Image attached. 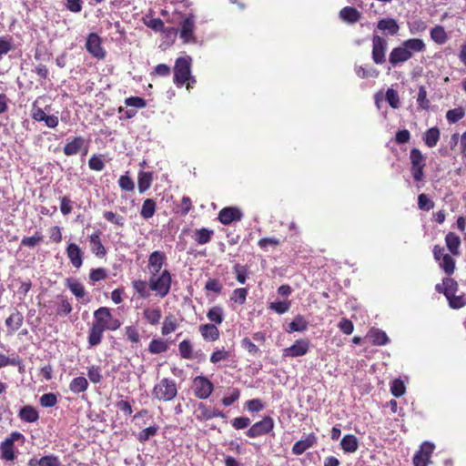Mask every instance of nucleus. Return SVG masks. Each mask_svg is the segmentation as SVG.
<instances>
[{"label":"nucleus","mask_w":466,"mask_h":466,"mask_svg":"<svg viewBox=\"0 0 466 466\" xmlns=\"http://www.w3.org/2000/svg\"><path fill=\"white\" fill-rule=\"evenodd\" d=\"M74 202L67 197L63 196L60 198V211L63 215H68L73 210Z\"/></svg>","instance_id":"680f3d73"},{"label":"nucleus","mask_w":466,"mask_h":466,"mask_svg":"<svg viewBox=\"0 0 466 466\" xmlns=\"http://www.w3.org/2000/svg\"><path fill=\"white\" fill-rule=\"evenodd\" d=\"M193 390L197 398L206 400L213 391V384L208 378L198 376L193 380Z\"/></svg>","instance_id":"0eeeda50"},{"label":"nucleus","mask_w":466,"mask_h":466,"mask_svg":"<svg viewBox=\"0 0 466 466\" xmlns=\"http://www.w3.org/2000/svg\"><path fill=\"white\" fill-rule=\"evenodd\" d=\"M0 457L5 461H14L16 458L15 445L5 441L0 443Z\"/></svg>","instance_id":"c85d7f7f"},{"label":"nucleus","mask_w":466,"mask_h":466,"mask_svg":"<svg viewBox=\"0 0 466 466\" xmlns=\"http://www.w3.org/2000/svg\"><path fill=\"white\" fill-rule=\"evenodd\" d=\"M418 207L421 210H431L434 207V203L427 197L426 194H420L418 197Z\"/></svg>","instance_id":"e2e57ef3"},{"label":"nucleus","mask_w":466,"mask_h":466,"mask_svg":"<svg viewBox=\"0 0 466 466\" xmlns=\"http://www.w3.org/2000/svg\"><path fill=\"white\" fill-rule=\"evenodd\" d=\"M387 49V40L378 35H374L372 36L371 57L375 64L382 65L383 63H385Z\"/></svg>","instance_id":"423d86ee"},{"label":"nucleus","mask_w":466,"mask_h":466,"mask_svg":"<svg viewBox=\"0 0 466 466\" xmlns=\"http://www.w3.org/2000/svg\"><path fill=\"white\" fill-rule=\"evenodd\" d=\"M248 296V289L244 288L236 289L233 290L230 300L239 304L243 305L246 302Z\"/></svg>","instance_id":"de8ad7c7"},{"label":"nucleus","mask_w":466,"mask_h":466,"mask_svg":"<svg viewBox=\"0 0 466 466\" xmlns=\"http://www.w3.org/2000/svg\"><path fill=\"white\" fill-rule=\"evenodd\" d=\"M457 289L458 283L453 279H443V294L445 295L446 298L456 293Z\"/></svg>","instance_id":"09e8293b"},{"label":"nucleus","mask_w":466,"mask_h":466,"mask_svg":"<svg viewBox=\"0 0 466 466\" xmlns=\"http://www.w3.org/2000/svg\"><path fill=\"white\" fill-rule=\"evenodd\" d=\"M410 159L411 163L410 171L414 180L421 181L424 177L425 157L419 149L412 148L410 153Z\"/></svg>","instance_id":"39448f33"},{"label":"nucleus","mask_w":466,"mask_h":466,"mask_svg":"<svg viewBox=\"0 0 466 466\" xmlns=\"http://www.w3.org/2000/svg\"><path fill=\"white\" fill-rule=\"evenodd\" d=\"M309 350V341L307 339H298L290 347L283 350V357L297 358L302 357Z\"/></svg>","instance_id":"f8f14e48"},{"label":"nucleus","mask_w":466,"mask_h":466,"mask_svg":"<svg viewBox=\"0 0 466 466\" xmlns=\"http://www.w3.org/2000/svg\"><path fill=\"white\" fill-rule=\"evenodd\" d=\"M177 328V319L176 318L169 314L168 316H167L163 321V325H162V329H161V333L162 335L164 336H167L172 332H174Z\"/></svg>","instance_id":"79ce46f5"},{"label":"nucleus","mask_w":466,"mask_h":466,"mask_svg":"<svg viewBox=\"0 0 466 466\" xmlns=\"http://www.w3.org/2000/svg\"><path fill=\"white\" fill-rule=\"evenodd\" d=\"M440 268L448 275H451L455 270V260L450 254H445L442 259L439 262Z\"/></svg>","instance_id":"37998d69"},{"label":"nucleus","mask_w":466,"mask_h":466,"mask_svg":"<svg viewBox=\"0 0 466 466\" xmlns=\"http://www.w3.org/2000/svg\"><path fill=\"white\" fill-rule=\"evenodd\" d=\"M308 321L301 315H297L294 319L289 324L288 332L304 331L308 328Z\"/></svg>","instance_id":"58836bf2"},{"label":"nucleus","mask_w":466,"mask_h":466,"mask_svg":"<svg viewBox=\"0 0 466 466\" xmlns=\"http://www.w3.org/2000/svg\"><path fill=\"white\" fill-rule=\"evenodd\" d=\"M431 38L438 45H443L448 40V35L442 25H436L431 29Z\"/></svg>","instance_id":"2f4dec72"},{"label":"nucleus","mask_w":466,"mask_h":466,"mask_svg":"<svg viewBox=\"0 0 466 466\" xmlns=\"http://www.w3.org/2000/svg\"><path fill=\"white\" fill-rule=\"evenodd\" d=\"M67 287L76 298H83L86 294L84 286L76 280H67Z\"/></svg>","instance_id":"603ef678"},{"label":"nucleus","mask_w":466,"mask_h":466,"mask_svg":"<svg viewBox=\"0 0 466 466\" xmlns=\"http://www.w3.org/2000/svg\"><path fill=\"white\" fill-rule=\"evenodd\" d=\"M152 173L150 172H139L138 174V190L140 193L147 191L152 183Z\"/></svg>","instance_id":"a19ab883"},{"label":"nucleus","mask_w":466,"mask_h":466,"mask_svg":"<svg viewBox=\"0 0 466 466\" xmlns=\"http://www.w3.org/2000/svg\"><path fill=\"white\" fill-rule=\"evenodd\" d=\"M158 426L152 425L149 426L143 431H141L137 435V440L140 442H145L148 441L151 437L155 436L157 433Z\"/></svg>","instance_id":"3c124183"},{"label":"nucleus","mask_w":466,"mask_h":466,"mask_svg":"<svg viewBox=\"0 0 466 466\" xmlns=\"http://www.w3.org/2000/svg\"><path fill=\"white\" fill-rule=\"evenodd\" d=\"M84 145L85 139L82 137H76L65 145L63 151L66 156H74L81 150Z\"/></svg>","instance_id":"5701e85b"},{"label":"nucleus","mask_w":466,"mask_h":466,"mask_svg":"<svg viewBox=\"0 0 466 466\" xmlns=\"http://www.w3.org/2000/svg\"><path fill=\"white\" fill-rule=\"evenodd\" d=\"M461 238L459 236H457L453 232H449L445 236V244L449 251L453 256H459L460 255V247H461Z\"/></svg>","instance_id":"4be33fe9"},{"label":"nucleus","mask_w":466,"mask_h":466,"mask_svg":"<svg viewBox=\"0 0 466 466\" xmlns=\"http://www.w3.org/2000/svg\"><path fill=\"white\" fill-rule=\"evenodd\" d=\"M368 338L370 339L372 344L378 346H382L389 342L387 334L379 329H371L368 333Z\"/></svg>","instance_id":"c756f323"},{"label":"nucleus","mask_w":466,"mask_h":466,"mask_svg":"<svg viewBox=\"0 0 466 466\" xmlns=\"http://www.w3.org/2000/svg\"><path fill=\"white\" fill-rule=\"evenodd\" d=\"M340 446L345 452L353 453L359 448V441L353 434H347L342 438Z\"/></svg>","instance_id":"bb28decb"},{"label":"nucleus","mask_w":466,"mask_h":466,"mask_svg":"<svg viewBox=\"0 0 466 466\" xmlns=\"http://www.w3.org/2000/svg\"><path fill=\"white\" fill-rule=\"evenodd\" d=\"M14 49L13 40L10 36L0 37V61L3 56Z\"/></svg>","instance_id":"8fccbe9b"},{"label":"nucleus","mask_w":466,"mask_h":466,"mask_svg":"<svg viewBox=\"0 0 466 466\" xmlns=\"http://www.w3.org/2000/svg\"><path fill=\"white\" fill-rule=\"evenodd\" d=\"M213 234V230L203 228L194 232V239L199 245H204L210 241Z\"/></svg>","instance_id":"4c0bfd02"},{"label":"nucleus","mask_w":466,"mask_h":466,"mask_svg":"<svg viewBox=\"0 0 466 466\" xmlns=\"http://www.w3.org/2000/svg\"><path fill=\"white\" fill-rule=\"evenodd\" d=\"M199 332L207 341H216L219 338V330L216 325L208 323L199 326Z\"/></svg>","instance_id":"6ab92c4d"},{"label":"nucleus","mask_w":466,"mask_h":466,"mask_svg":"<svg viewBox=\"0 0 466 466\" xmlns=\"http://www.w3.org/2000/svg\"><path fill=\"white\" fill-rule=\"evenodd\" d=\"M410 58L411 55L409 53V51L405 50L402 45H400L397 47H394L390 51L389 56V62L393 67H395L400 64L407 62Z\"/></svg>","instance_id":"4468645a"},{"label":"nucleus","mask_w":466,"mask_h":466,"mask_svg":"<svg viewBox=\"0 0 466 466\" xmlns=\"http://www.w3.org/2000/svg\"><path fill=\"white\" fill-rule=\"evenodd\" d=\"M390 391L395 397L402 396L405 393L404 383L400 380H394L390 386Z\"/></svg>","instance_id":"338daca9"},{"label":"nucleus","mask_w":466,"mask_h":466,"mask_svg":"<svg viewBox=\"0 0 466 466\" xmlns=\"http://www.w3.org/2000/svg\"><path fill=\"white\" fill-rule=\"evenodd\" d=\"M268 308L278 314H283L287 311H289L290 308V302L289 301H275L271 302L268 306Z\"/></svg>","instance_id":"13d9d810"},{"label":"nucleus","mask_w":466,"mask_h":466,"mask_svg":"<svg viewBox=\"0 0 466 466\" xmlns=\"http://www.w3.org/2000/svg\"><path fill=\"white\" fill-rule=\"evenodd\" d=\"M18 417L22 421L33 423L38 420L39 413L35 407L31 405H25L20 409Z\"/></svg>","instance_id":"a211bd4d"},{"label":"nucleus","mask_w":466,"mask_h":466,"mask_svg":"<svg viewBox=\"0 0 466 466\" xmlns=\"http://www.w3.org/2000/svg\"><path fill=\"white\" fill-rule=\"evenodd\" d=\"M39 402L42 407L51 408L57 403V398L54 393H45L40 397Z\"/></svg>","instance_id":"6e6d98bb"},{"label":"nucleus","mask_w":466,"mask_h":466,"mask_svg":"<svg viewBox=\"0 0 466 466\" xmlns=\"http://www.w3.org/2000/svg\"><path fill=\"white\" fill-rule=\"evenodd\" d=\"M66 255L71 264L79 268L83 264V251L76 243H69L66 248Z\"/></svg>","instance_id":"2eb2a0df"},{"label":"nucleus","mask_w":466,"mask_h":466,"mask_svg":"<svg viewBox=\"0 0 466 466\" xmlns=\"http://www.w3.org/2000/svg\"><path fill=\"white\" fill-rule=\"evenodd\" d=\"M88 379L93 383H99L102 380L101 369L97 366H90L87 368Z\"/></svg>","instance_id":"bf43d9fd"},{"label":"nucleus","mask_w":466,"mask_h":466,"mask_svg":"<svg viewBox=\"0 0 466 466\" xmlns=\"http://www.w3.org/2000/svg\"><path fill=\"white\" fill-rule=\"evenodd\" d=\"M89 241H90V245H91V250L93 253L96 254V256L101 258L106 255V251L104 245L102 244V242L100 240V233L99 232L93 233L89 237Z\"/></svg>","instance_id":"cd10ccee"},{"label":"nucleus","mask_w":466,"mask_h":466,"mask_svg":"<svg viewBox=\"0 0 466 466\" xmlns=\"http://www.w3.org/2000/svg\"><path fill=\"white\" fill-rule=\"evenodd\" d=\"M89 168L95 171H101L105 167L103 159L98 156H92L88 161Z\"/></svg>","instance_id":"774afa93"},{"label":"nucleus","mask_w":466,"mask_h":466,"mask_svg":"<svg viewBox=\"0 0 466 466\" xmlns=\"http://www.w3.org/2000/svg\"><path fill=\"white\" fill-rule=\"evenodd\" d=\"M316 440L317 439L314 434H309L305 439L296 441L292 447L293 454H303L308 449L311 448L315 444Z\"/></svg>","instance_id":"f3484780"},{"label":"nucleus","mask_w":466,"mask_h":466,"mask_svg":"<svg viewBox=\"0 0 466 466\" xmlns=\"http://www.w3.org/2000/svg\"><path fill=\"white\" fill-rule=\"evenodd\" d=\"M207 318L214 324L220 325L224 320V311L220 306H213L207 313Z\"/></svg>","instance_id":"72a5a7b5"},{"label":"nucleus","mask_w":466,"mask_h":466,"mask_svg":"<svg viewBox=\"0 0 466 466\" xmlns=\"http://www.w3.org/2000/svg\"><path fill=\"white\" fill-rule=\"evenodd\" d=\"M125 335L132 343H138L140 340L138 330L135 326H127L125 328Z\"/></svg>","instance_id":"052dcab7"},{"label":"nucleus","mask_w":466,"mask_h":466,"mask_svg":"<svg viewBox=\"0 0 466 466\" xmlns=\"http://www.w3.org/2000/svg\"><path fill=\"white\" fill-rule=\"evenodd\" d=\"M88 381L85 377H76L74 378L70 384L69 389L74 393H81L87 390Z\"/></svg>","instance_id":"c9c22d12"},{"label":"nucleus","mask_w":466,"mask_h":466,"mask_svg":"<svg viewBox=\"0 0 466 466\" xmlns=\"http://www.w3.org/2000/svg\"><path fill=\"white\" fill-rule=\"evenodd\" d=\"M449 301V306L451 309H461L466 305V296L465 295H456V293L452 294L446 298Z\"/></svg>","instance_id":"a18cd8bd"},{"label":"nucleus","mask_w":466,"mask_h":466,"mask_svg":"<svg viewBox=\"0 0 466 466\" xmlns=\"http://www.w3.org/2000/svg\"><path fill=\"white\" fill-rule=\"evenodd\" d=\"M161 309L157 308H146L143 310V318L152 326L157 325L161 319Z\"/></svg>","instance_id":"a878e982"},{"label":"nucleus","mask_w":466,"mask_h":466,"mask_svg":"<svg viewBox=\"0 0 466 466\" xmlns=\"http://www.w3.org/2000/svg\"><path fill=\"white\" fill-rule=\"evenodd\" d=\"M464 116V110L462 108H454L447 112L446 117L450 123H456Z\"/></svg>","instance_id":"0e129e2a"},{"label":"nucleus","mask_w":466,"mask_h":466,"mask_svg":"<svg viewBox=\"0 0 466 466\" xmlns=\"http://www.w3.org/2000/svg\"><path fill=\"white\" fill-rule=\"evenodd\" d=\"M167 349V343L161 339H154L149 342L148 345V351L151 354H160L166 352Z\"/></svg>","instance_id":"ea45409f"},{"label":"nucleus","mask_w":466,"mask_h":466,"mask_svg":"<svg viewBox=\"0 0 466 466\" xmlns=\"http://www.w3.org/2000/svg\"><path fill=\"white\" fill-rule=\"evenodd\" d=\"M177 393L176 382L170 379H162L157 384L155 385L152 395L154 398L169 401L173 400Z\"/></svg>","instance_id":"f03ea898"},{"label":"nucleus","mask_w":466,"mask_h":466,"mask_svg":"<svg viewBox=\"0 0 466 466\" xmlns=\"http://www.w3.org/2000/svg\"><path fill=\"white\" fill-rule=\"evenodd\" d=\"M377 27L379 30L387 33L390 35H397L400 29V26L396 20L392 18L380 19L378 22Z\"/></svg>","instance_id":"412c9836"},{"label":"nucleus","mask_w":466,"mask_h":466,"mask_svg":"<svg viewBox=\"0 0 466 466\" xmlns=\"http://www.w3.org/2000/svg\"><path fill=\"white\" fill-rule=\"evenodd\" d=\"M440 129L438 127H431L425 132L423 140L427 147H434L440 139Z\"/></svg>","instance_id":"f704fd0d"},{"label":"nucleus","mask_w":466,"mask_h":466,"mask_svg":"<svg viewBox=\"0 0 466 466\" xmlns=\"http://www.w3.org/2000/svg\"><path fill=\"white\" fill-rule=\"evenodd\" d=\"M172 275L169 270L163 269L160 274L149 276L148 286L156 296L163 299L171 289Z\"/></svg>","instance_id":"f257e3e1"},{"label":"nucleus","mask_w":466,"mask_h":466,"mask_svg":"<svg viewBox=\"0 0 466 466\" xmlns=\"http://www.w3.org/2000/svg\"><path fill=\"white\" fill-rule=\"evenodd\" d=\"M402 46L405 50L409 51V53L413 56L414 53L424 52L426 49V45L422 39L420 38H410L403 41L401 43Z\"/></svg>","instance_id":"aec40b11"},{"label":"nucleus","mask_w":466,"mask_h":466,"mask_svg":"<svg viewBox=\"0 0 466 466\" xmlns=\"http://www.w3.org/2000/svg\"><path fill=\"white\" fill-rule=\"evenodd\" d=\"M357 76L360 78L378 77L379 71L374 67L366 68L361 66L355 67Z\"/></svg>","instance_id":"49530a36"},{"label":"nucleus","mask_w":466,"mask_h":466,"mask_svg":"<svg viewBox=\"0 0 466 466\" xmlns=\"http://www.w3.org/2000/svg\"><path fill=\"white\" fill-rule=\"evenodd\" d=\"M167 257L162 251H153L148 256L147 269L149 276H155L162 272V268L166 264Z\"/></svg>","instance_id":"9d476101"},{"label":"nucleus","mask_w":466,"mask_h":466,"mask_svg":"<svg viewBox=\"0 0 466 466\" xmlns=\"http://www.w3.org/2000/svg\"><path fill=\"white\" fill-rule=\"evenodd\" d=\"M274 428V420L271 417H264L263 420L254 423L246 432L248 438H257L270 432Z\"/></svg>","instance_id":"1a4fd4ad"},{"label":"nucleus","mask_w":466,"mask_h":466,"mask_svg":"<svg viewBox=\"0 0 466 466\" xmlns=\"http://www.w3.org/2000/svg\"><path fill=\"white\" fill-rule=\"evenodd\" d=\"M86 48L97 59H103L106 56V52L102 47L101 38L97 34L92 33L88 35L86 43Z\"/></svg>","instance_id":"9b49d317"},{"label":"nucleus","mask_w":466,"mask_h":466,"mask_svg":"<svg viewBox=\"0 0 466 466\" xmlns=\"http://www.w3.org/2000/svg\"><path fill=\"white\" fill-rule=\"evenodd\" d=\"M132 287L141 299H147L150 296L151 289L148 281L143 279H135L132 281Z\"/></svg>","instance_id":"7c9ffc66"},{"label":"nucleus","mask_w":466,"mask_h":466,"mask_svg":"<svg viewBox=\"0 0 466 466\" xmlns=\"http://www.w3.org/2000/svg\"><path fill=\"white\" fill-rule=\"evenodd\" d=\"M242 212L235 207L224 208L218 213V219L223 225H229L234 221H239L242 218Z\"/></svg>","instance_id":"ddd939ff"},{"label":"nucleus","mask_w":466,"mask_h":466,"mask_svg":"<svg viewBox=\"0 0 466 466\" xmlns=\"http://www.w3.org/2000/svg\"><path fill=\"white\" fill-rule=\"evenodd\" d=\"M179 355L182 359L192 360L193 359V347L189 340L185 339L178 345Z\"/></svg>","instance_id":"c03bdc74"},{"label":"nucleus","mask_w":466,"mask_h":466,"mask_svg":"<svg viewBox=\"0 0 466 466\" xmlns=\"http://www.w3.org/2000/svg\"><path fill=\"white\" fill-rule=\"evenodd\" d=\"M196 417L199 420H208L216 418V409H210L204 403H199L196 410Z\"/></svg>","instance_id":"473e14b6"},{"label":"nucleus","mask_w":466,"mask_h":466,"mask_svg":"<svg viewBox=\"0 0 466 466\" xmlns=\"http://www.w3.org/2000/svg\"><path fill=\"white\" fill-rule=\"evenodd\" d=\"M360 16V13L356 8L351 6H346L339 12L340 19L349 24L358 22Z\"/></svg>","instance_id":"b1692460"},{"label":"nucleus","mask_w":466,"mask_h":466,"mask_svg":"<svg viewBox=\"0 0 466 466\" xmlns=\"http://www.w3.org/2000/svg\"><path fill=\"white\" fill-rule=\"evenodd\" d=\"M234 273L236 274V279L239 284H244L247 279L248 270L245 266L240 264H236L233 267Z\"/></svg>","instance_id":"69168bd1"},{"label":"nucleus","mask_w":466,"mask_h":466,"mask_svg":"<svg viewBox=\"0 0 466 466\" xmlns=\"http://www.w3.org/2000/svg\"><path fill=\"white\" fill-rule=\"evenodd\" d=\"M103 217L107 221L119 227H124L126 222V219L123 216L114 213L112 211H105Z\"/></svg>","instance_id":"864d4df0"},{"label":"nucleus","mask_w":466,"mask_h":466,"mask_svg":"<svg viewBox=\"0 0 466 466\" xmlns=\"http://www.w3.org/2000/svg\"><path fill=\"white\" fill-rule=\"evenodd\" d=\"M191 62L192 59L188 56L177 59L174 67V80L177 86H183L190 79L195 82L191 76Z\"/></svg>","instance_id":"7ed1b4c3"},{"label":"nucleus","mask_w":466,"mask_h":466,"mask_svg":"<svg viewBox=\"0 0 466 466\" xmlns=\"http://www.w3.org/2000/svg\"><path fill=\"white\" fill-rule=\"evenodd\" d=\"M196 28V23L193 15H188L184 18L179 25V37L185 44L195 43L196 36L194 31Z\"/></svg>","instance_id":"6e6552de"},{"label":"nucleus","mask_w":466,"mask_h":466,"mask_svg":"<svg viewBox=\"0 0 466 466\" xmlns=\"http://www.w3.org/2000/svg\"><path fill=\"white\" fill-rule=\"evenodd\" d=\"M94 319L97 321L106 330H116L122 325L121 321L115 318L111 310L106 307H100L94 312Z\"/></svg>","instance_id":"20e7f679"},{"label":"nucleus","mask_w":466,"mask_h":466,"mask_svg":"<svg viewBox=\"0 0 466 466\" xmlns=\"http://www.w3.org/2000/svg\"><path fill=\"white\" fill-rule=\"evenodd\" d=\"M106 329L96 320L92 323L88 333V344L95 347L101 343Z\"/></svg>","instance_id":"dca6fc26"},{"label":"nucleus","mask_w":466,"mask_h":466,"mask_svg":"<svg viewBox=\"0 0 466 466\" xmlns=\"http://www.w3.org/2000/svg\"><path fill=\"white\" fill-rule=\"evenodd\" d=\"M36 464L38 466H62L59 458L54 455H46L40 458Z\"/></svg>","instance_id":"5fc2aeb1"},{"label":"nucleus","mask_w":466,"mask_h":466,"mask_svg":"<svg viewBox=\"0 0 466 466\" xmlns=\"http://www.w3.org/2000/svg\"><path fill=\"white\" fill-rule=\"evenodd\" d=\"M157 204L154 199L147 198L143 202L141 210H140V216L144 219H148L152 218L156 212Z\"/></svg>","instance_id":"e433bc0d"},{"label":"nucleus","mask_w":466,"mask_h":466,"mask_svg":"<svg viewBox=\"0 0 466 466\" xmlns=\"http://www.w3.org/2000/svg\"><path fill=\"white\" fill-rule=\"evenodd\" d=\"M23 320L24 317L20 312H13L5 320V325L8 329L9 333L12 334L17 329H19L23 324Z\"/></svg>","instance_id":"393cba45"},{"label":"nucleus","mask_w":466,"mask_h":466,"mask_svg":"<svg viewBox=\"0 0 466 466\" xmlns=\"http://www.w3.org/2000/svg\"><path fill=\"white\" fill-rule=\"evenodd\" d=\"M43 240V236L36 232L32 237H25L21 240V245L28 248H34Z\"/></svg>","instance_id":"4d7b16f0"}]
</instances>
